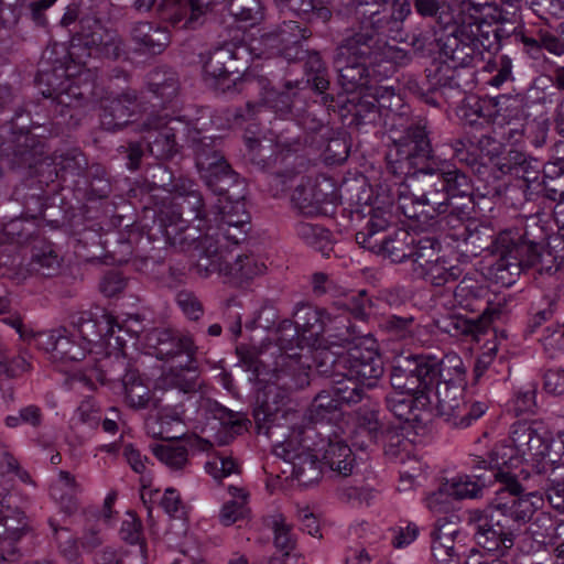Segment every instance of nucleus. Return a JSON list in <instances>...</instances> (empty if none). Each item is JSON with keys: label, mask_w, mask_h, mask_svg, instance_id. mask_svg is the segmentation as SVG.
<instances>
[{"label": "nucleus", "mask_w": 564, "mask_h": 564, "mask_svg": "<svg viewBox=\"0 0 564 564\" xmlns=\"http://www.w3.org/2000/svg\"><path fill=\"white\" fill-rule=\"evenodd\" d=\"M557 440L542 421H517L510 427L512 445L499 443L488 454V459L474 457L470 468L491 471L492 477L500 487L496 492H511L512 484L520 487L518 497H530L541 502L542 499L534 492H525V487L513 471L523 462L532 468L536 482L549 473L550 466L561 460L564 455V432L557 433Z\"/></svg>", "instance_id": "obj_1"}, {"label": "nucleus", "mask_w": 564, "mask_h": 564, "mask_svg": "<svg viewBox=\"0 0 564 564\" xmlns=\"http://www.w3.org/2000/svg\"><path fill=\"white\" fill-rule=\"evenodd\" d=\"M197 362L194 357L187 358L185 365L171 367L156 379L155 390L163 392L159 413L160 431L154 433L162 440H176L180 435L171 434L165 425L182 424L185 420L194 419L199 412L206 419H215L232 434H240L246 419L239 412H234L218 402L204 398Z\"/></svg>", "instance_id": "obj_2"}, {"label": "nucleus", "mask_w": 564, "mask_h": 564, "mask_svg": "<svg viewBox=\"0 0 564 564\" xmlns=\"http://www.w3.org/2000/svg\"><path fill=\"white\" fill-rule=\"evenodd\" d=\"M512 485L511 492H495L484 508L465 511L475 545L496 557L506 555L513 547L522 527L539 509V501L518 497L520 487Z\"/></svg>", "instance_id": "obj_3"}, {"label": "nucleus", "mask_w": 564, "mask_h": 564, "mask_svg": "<svg viewBox=\"0 0 564 564\" xmlns=\"http://www.w3.org/2000/svg\"><path fill=\"white\" fill-rule=\"evenodd\" d=\"M395 205L406 218L417 221L432 220L444 213L464 223L473 218L475 202L470 178L457 167L443 175L424 177L423 186L415 193L397 189Z\"/></svg>", "instance_id": "obj_4"}, {"label": "nucleus", "mask_w": 564, "mask_h": 564, "mask_svg": "<svg viewBox=\"0 0 564 564\" xmlns=\"http://www.w3.org/2000/svg\"><path fill=\"white\" fill-rule=\"evenodd\" d=\"M30 107L37 108L36 105L28 104L25 108L18 109L12 118L13 127L19 130L13 140L12 164L18 169L29 170L31 174H43L45 169L54 165L55 176L63 180L67 175H82L88 166V161L78 149L55 153L52 160L43 156V144L30 133V129L44 126L45 122L41 120L37 112L33 118Z\"/></svg>", "instance_id": "obj_5"}, {"label": "nucleus", "mask_w": 564, "mask_h": 564, "mask_svg": "<svg viewBox=\"0 0 564 564\" xmlns=\"http://www.w3.org/2000/svg\"><path fill=\"white\" fill-rule=\"evenodd\" d=\"M394 145L395 153L387 155V170L415 191L423 186L424 177H436L451 169L435 156L425 119L411 121Z\"/></svg>", "instance_id": "obj_6"}, {"label": "nucleus", "mask_w": 564, "mask_h": 564, "mask_svg": "<svg viewBox=\"0 0 564 564\" xmlns=\"http://www.w3.org/2000/svg\"><path fill=\"white\" fill-rule=\"evenodd\" d=\"M497 297L481 280L465 275L454 289L453 308L475 315L448 314L437 322L440 329L452 336L485 333L502 314L505 304L495 302Z\"/></svg>", "instance_id": "obj_7"}, {"label": "nucleus", "mask_w": 564, "mask_h": 564, "mask_svg": "<svg viewBox=\"0 0 564 564\" xmlns=\"http://www.w3.org/2000/svg\"><path fill=\"white\" fill-rule=\"evenodd\" d=\"M312 365L321 376H350L360 380L367 388H373L383 375V361L377 340L366 335L350 347L314 348L311 351Z\"/></svg>", "instance_id": "obj_8"}, {"label": "nucleus", "mask_w": 564, "mask_h": 564, "mask_svg": "<svg viewBox=\"0 0 564 564\" xmlns=\"http://www.w3.org/2000/svg\"><path fill=\"white\" fill-rule=\"evenodd\" d=\"M206 206L202 193L187 180L180 183L170 204L164 205L158 215L161 232L166 242L181 250L196 253L198 241L204 237L199 228L191 221L206 218Z\"/></svg>", "instance_id": "obj_9"}, {"label": "nucleus", "mask_w": 564, "mask_h": 564, "mask_svg": "<svg viewBox=\"0 0 564 564\" xmlns=\"http://www.w3.org/2000/svg\"><path fill=\"white\" fill-rule=\"evenodd\" d=\"M490 248L496 260L488 269V276L505 288L514 284L524 269L542 265L545 257L551 256L542 243L531 240L528 232L518 229L500 231Z\"/></svg>", "instance_id": "obj_10"}, {"label": "nucleus", "mask_w": 564, "mask_h": 564, "mask_svg": "<svg viewBox=\"0 0 564 564\" xmlns=\"http://www.w3.org/2000/svg\"><path fill=\"white\" fill-rule=\"evenodd\" d=\"M343 59L368 63L372 74L378 73V77L381 78L388 77L394 72L393 63L404 65L410 62L411 57L403 50L389 45L388 42H378L375 36L366 34L356 26L336 50V65H339Z\"/></svg>", "instance_id": "obj_11"}, {"label": "nucleus", "mask_w": 564, "mask_h": 564, "mask_svg": "<svg viewBox=\"0 0 564 564\" xmlns=\"http://www.w3.org/2000/svg\"><path fill=\"white\" fill-rule=\"evenodd\" d=\"M217 250L219 249L215 237H204L198 241L194 259L199 276L207 278L213 273H218L227 278L228 282L242 285L265 270V265L251 256H238L231 263L227 259L228 254L219 253Z\"/></svg>", "instance_id": "obj_12"}, {"label": "nucleus", "mask_w": 564, "mask_h": 564, "mask_svg": "<svg viewBox=\"0 0 564 564\" xmlns=\"http://www.w3.org/2000/svg\"><path fill=\"white\" fill-rule=\"evenodd\" d=\"M440 373V362L435 357L411 355L392 367L390 382L393 390L417 395L429 393Z\"/></svg>", "instance_id": "obj_13"}, {"label": "nucleus", "mask_w": 564, "mask_h": 564, "mask_svg": "<svg viewBox=\"0 0 564 564\" xmlns=\"http://www.w3.org/2000/svg\"><path fill=\"white\" fill-rule=\"evenodd\" d=\"M434 397L437 415L455 427L470 426L488 410L486 402L475 401L467 404L462 386L451 381L437 382Z\"/></svg>", "instance_id": "obj_14"}, {"label": "nucleus", "mask_w": 564, "mask_h": 564, "mask_svg": "<svg viewBox=\"0 0 564 564\" xmlns=\"http://www.w3.org/2000/svg\"><path fill=\"white\" fill-rule=\"evenodd\" d=\"M141 132H145L148 152L158 160H167L178 152L177 135L187 139L188 132H195L191 128V121L181 118H167L166 116H152L142 122Z\"/></svg>", "instance_id": "obj_15"}, {"label": "nucleus", "mask_w": 564, "mask_h": 564, "mask_svg": "<svg viewBox=\"0 0 564 564\" xmlns=\"http://www.w3.org/2000/svg\"><path fill=\"white\" fill-rule=\"evenodd\" d=\"M241 52H245L242 47L231 50L223 46L200 54L205 84L219 93L236 89L237 80L240 79L245 67L239 63Z\"/></svg>", "instance_id": "obj_16"}, {"label": "nucleus", "mask_w": 564, "mask_h": 564, "mask_svg": "<svg viewBox=\"0 0 564 564\" xmlns=\"http://www.w3.org/2000/svg\"><path fill=\"white\" fill-rule=\"evenodd\" d=\"M471 30L462 31L452 28V31L438 39L441 55L445 57L443 62H449L463 70L469 67H476L485 61L486 45Z\"/></svg>", "instance_id": "obj_17"}, {"label": "nucleus", "mask_w": 564, "mask_h": 564, "mask_svg": "<svg viewBox=\"0 0 564 564\" xmlns=\"http://www.w3.org/2000/svg\"><path fill=\"white\" fill-rule=\"evenodd\" d=\"M312 35L311 31L297 21H283L270 32L261 35L260 44L263 53L270 56H282L289 62L303 59L307 50L302 47L303 41Z\"/></svg>", "instance_id": "obj_18"}, {"label": "nucleus", "mask_w": 564, "mask_h": 564, "mask_svg": "<svg viewBox=\"0 0 564 564\" xmlns=\"http://www.w3.org/2000/svg\"><path fill=\"white\" fill-rule=\"evenodd\" d=\"M268 152L265 148L260 147L254 152L252 161L261 170L273 174L283 185L306 169L305 159L291 148L278 144L270 155H267Z\"/></svg>", "instance_id": "obj_19"}, {"label": "nucleus", "mask_w": 564, "mask_h": 564, "mask_svg": "<svg viewBox=\"0 0 564 564\" xmlns=\"http://www.w3.org/2000/svg\"><path fill=\"white\" fill-rule=\"evenodd\" d=\"M78 35L83 45L90 50V55L117 59L124 53L122 39L94 17L80 19Z\"/></svg>", "instance_id": "obj_20"}, {"label": "nucleus", "mask_w": 564, "mask_h": 564, "mask_svg": "<svg viewBox=\"0 0 564 564\" xmlns=\"http://www.w3.org/2000/svg\"><path fill=\"white\" fill-rule=\"evenodd\" d=\"M293 317V321L281 322V330H290L294 336H299L300 333L308 347L314 346L323 333L330 330L327 325L330 322L329 316L316 306L301 304L296 307Z\"/></svg>", "instance_id": "obj_21"}, {"label": "nucleus", "mask_w": 564, "mask_h": 564, "mask_svg": "<svg viewBox=\"0 0 564 564\" xmlns=\"http://www.w3.org/2000/svg\"><path fill=\"white\" fill-rule=\"evenodd\" d=\"M205 126L199 120L191 121V128H195L197 133L194 134L189 131L187 135V140L194 149L195 163L200 178L227 162L219 149L221 140L204 134Z\"/></svg>", "instance_id": "obj_22"}, {"label": "nucleus", "mask_w": 564, "mask_h": 564, "mask_svg": "<svg viewBox=\"0 0 564 564\" xmlns=\"http://www.w3.org/2000/svg\"><path fill=\"white\" fill-rule=\"evenodd\" d=\"M471 75L469 70H463L449 62L442 61L434 69H427L426 82L432 91L438 93L443 101L449 102L462 96Z\"/></svg>", "instance_id": "obj_23"}, {"label": "nucleus", "mask_w": 564, "mask_h": 564, "mask_svg": "<svg viewBox=\"0 0 564 564\" xmlns=\"http://www.w3.org/2000/svg\"><path fill=\"white\" fill-rule=\"evenodd\" d=\"M209 4L200 0H163L160 4L161 18L173 26L196 29L203 24V17Z\"/></svg>", "instance_id": "obj_24"}, {"label": "nucleus", "mask_w": 564, "mask_h": 564, "mask_svg": "<svg viewBox=\"0 0 564 564\" xmlns=\"http://www.w3.org/2000/svg\"><path fill=\"white\" fill-rule=\"evenodd\" d=\"M303 82H286L283 90L267 88L264 86L263 101L281 118L293 119L299 116L300 110L306 105V98L301 87Z\"/></svg>", "instance_id": "obj_25"}, {"label": "nucleus", "mask_w": 564, "mask_h": 564, "mask_svg": "<svg viewBox=\"0 0 564 564\" xmlns=\"http://www.w3.org/2000/svg\"><path fill=\"white\" fill-rule=\"evenodd\" d=\"M158 359L169 360L182 354L186 359L194 357L197 347L191 336L171 329H153L147 337Z\"/></svg>", "instance_id": "obj_26"}, {"label": "nucleus", "mask_w": 564, "mask_h": 564, "mask_svg": "<svg viewBox=\"0 0 564 564\" xmlns=\"http://www.w3.org/2000/svg\"><path fill=\"white\" fill-rule=\"evenodd\" d=\"M207 188L226 202L245 200L247 184L226 162L218 169L202 177Z\"/></svg>", "instance_id": "obj_27"}, {"label": "nucleus", "mask_w": 564, "mask_h": 564, "mask_svg": "<svg viewBox=\"0 0 564 564\" xmlns=\"http://www.w3.org/2000/svg\"><path fill=\"white\" fill-rule=\"evenodd\" d=\"M264 524L273 532V544L282 553L280 556H272L269 564H297L301 556L293 553L296 536L293 533V525L286 521L285 516L274 512L264 518Z\"/></svg>", "instance_id": "obj_28"}, {"label": "nucleus", "mask_w": 564, "mask_h": 564, "mask_svg": "<svg viewBox=\"0 0 564 564\" xmlns=\"http://www.w3.org/2000/svg\"><path fill=\"white\" fill-rule=\"evenodd\" d=\"M130 39L135 52L150 55L162 54L171 43V34L165 26L148 21L133 23Z\"/></svg>", "instance_id": "obj_29"}, {"label": "nucleus", "mask_w": 564, "mask_h": 564, "mask_svg": "<svg viewBox=\"0 0 564 564\" xmlns=\"http://www.w3.org/2000/svg\"><path fill=\"white\" fill-rule=\"evenodd\" d=\"M135 91H124L107 100L100 113V123L107 131H116L131 122V117L138 112Z\"/></svg>", "instance_id": "obj_30"}, {"label": "nucleus", "mask_w": 564, "mask_h": 564, "mask_svg": "<svg viewBox=\"0 0 564 564\" xmlns=\"http://www.w3.org/2000/svg\"><path fill=\"white\" fill-rule=\"evenodd\" d=\"M74 333L83 344H88L89 351L94 344L110 338L115 334V319L107 313L93 315L85 312L73 321Z\"/></svg>", "instance_id": "obj_31"}, {"label": "nucleus", "mask_w": 564, "mask_h": 564, "mask_svg": "<svg viewBox=\"0 0 564 564\" xmlns=\"http://www.w3.org/2000/svg\"><path fill=\"white\" fill-rule=\"evenodd\" d=\"M322 455V463L338 475L347 477L352 473L355 456L349 445L337 434L328 436L327 443L317 449Z\"/></svg>", "instance_id": "obj_32"}, {"label": "nucleus", "mask_w": 564, "mask_h": 564, "mask_svg": "<svg viewBox=\"0 0 564 564\" xmlns=\"http://www.w3.org/2000/svg\"><path fill=\"white\" fill-rule=\"evenodd\" d=\"M283 458L291 464L292 477L302 486H308L321 478V462L308 449L296 452L282 446Z\"/></svg>", "instance_id": "obj_33"}, {"label": "nucleus", "mask_w": 564, "mask_h": 564, "mask_svg": "<svg viewBox=\"0 0 564 564\" xmlns=\"http://www.w3.org/2000/svg\"><path fill=\"white\" fill-rule=\"evenodd\" d=\"M357 28L366 34L375 36L378 42H387V37L397 32L388 18V10L376 2L366 3Z\"/></svg>", "instance_id": "obj_34"}, {"label": "nucleus", "mask_w": 564, "mask_h": 564, "mask_svg": "<svg viewBox=\"0 0 564 564\" xmlns=\"http://www.w3.org/2000/svg\"><path fill=\"white\" fill-rule=\"evenodd\" d=\"M490 3L477 0H459L458 14L455 15V22L449 28L466 31L471 30L477 35L488 40V32L485 34L482 25L486 24L485 11L490 9Z\"/></svg>", "instance_id": "obj_35"}, {"label": "nucleus", "mask_w": 564, "mask_h": 564, "mask_svg": "<svg viewBox=\"0 0 564 564\" xmlns=\"http://www.w3.org/2000/svg\"><path fill=\"white\" fill-rule=\"evenodd\" d=\"M376 243L378 245L377 247L368 248V250L390 259L391 262L400 263L410 259L411 245L414 243V236L405 230H397Z\"/></svg>", "instance_id": "obj_36"}, {"label": "nucleus", "mask_w": 564, "mask_h": 564, "mask_svg": "<svg viewBox=\"0 0 564 564\" xmlns=\"http://www.w3.org/2000/svg\"><path fill=\"white\" fill-rule=\"evenodd\" d=\"M302 61H305V87L311 86L316 93L323 95V102L325 106H332V102H334V96L326 93L329 88V77L322 57L317 52L310 53L307 51V54Z\"/></svg>", "instance_id": "obj_37"}, {"label": "nucleus", "mask_w": 564, "mask_h": 564, "mask_svg": "<svg viewBox=\"0 0 564 564\" xmlns=\"http://www.w3.org/2000/svg\"><path fill=\"white\" fill-rule=\"evenodd\" d=\"M432 404L430 393L414 395L412 393L393 390L386 397V408L397 419L410 421L413 410L426 409Z\"/></svg>", "instance_id": "obj_38"}, {"label": "nucleus", "mask_w": 564, "mask_h": 564, "mask_svg": "<svg viewBox=\"0 0 564 564\" xmlns=\"http://www.w3.org/2000/svg\"><path fill=\"white\" fill-rule=\"evenodd\" d=\"M61 258L54 246L47 241H39L32 247V256L28 264L29 272L44 278H51L61 269Z\"/></svg>", "instance_id": "obj_39"}, {"label": "nucleus", "mask_w": 564, "mask_h": 564, "mask_svg": "<svg viewBox=\"0 0 564 564\" xmlns=\"http://www.w3.org/2000/svg\"><path fill=\"white\" fill-rule=\"evenodd\" d=\"M148 87L163 102L174 99L180 91V77L176 70L159 66L148 74Z\"/></svg>", "instance_id": "obj_40"}, {"label": "nucleus", "mask_w": 564, "mask_h": 564, "mask_svg": "<svg viewBox=\"0 0 564 564\" xmlns=\"http://www.w3.org/2000/svg\"><path fill=\"white\" fill-rule=\"evenodd\" d=\"M338 68V83L346 93H354L358 88L368 85V79L373 76L371 66L361 61L343 59ZM378 76V73L375 77Z\"/></svg>", "instance_id": "obj_41"}, {"label": "nucleus", "mask_w": 564, "mask_h": 564, "mask_svg": "<svg viewBox=\"0 0 564 564\" xmlns=\"http://www.w3.org/2000/svg\"><path fill=\"white\" fill-rule=\"evenodd\" d=\"M473 476L464 475L452 478L446 481V489L453 498L462 499H476L482 496V489L490 479L481 473L480 469H473Z\"/></svg>", "instance_id": "obj_42"}, {"label": "nucleus", "mask_w": 564, "mask_h": 564, "mask_svg": "<svg viewBox=\"0 0 564 564\" xmlns=\"http://www.w3.org/2000/svg\"><path fill=\"white\" fill-rule=\"evenodd\" d=\"M538 486L545 490L550 505L557 511L564 512V462L558 460L542 476Z\"/></svg>", "instance_id": "obj_43"}, {"label": "nucleus", "mask_w": 564, "mask_h": 564, "mask_svg": "<svg viewBox=\"0 0 564 564\" xmlns=\"http://www.w3.org/2000/svg\"><path fill=\"white\" fill-rule=\"evenodd\" d=\"M391 218L392 215L389 210L373 208L366 227L356 234L357 243L365 249L377 247L376 242L380 240L377 235L388 229Z\"/></svg>", "instance_id": "obj_44"}, {"label": "nucleus", "mask_w": 564, "mask_h": 564, "mask_svg": "<svg viewBox=\"0 0 564 564\" xmlns=\"http://www.w3.org/2000/svg\"><path fill=\"white\" fill-rule=\"evenodd\" d=\"M99 376L97 377L101 382H116L123 383V379L135 371L127 356L118 350L113 354H108L99 361Z\"/></svg>", "instance_id": "obj_45"}, {"label": "nucleus", "mask_w": 564, "mask_h": 564, "mask_svg": "<svg viewBox=\"0 0 564 564\" xmlns=\"http://www.w3.org/2000/svg\"><path fill=\"white\" fill-rule=\"evenodd\" d=\"M383 432L377 409L362 406L357 411L356 437L366 436L368 440V443H360L361 448L378 444Z\"/></svg>", "instance_id": "obj_46"}, {"label": "nucleus", "mask_w": 564, "mask_h": 564, "mask_svg": "<svg viewBox=\"0 0 564 564\" xmlns=\"http://www.w3.org/2000/svg\"><path fill=\"white\" fill-rule=\"evenodd\" d=\"M414 11L423 19H434L436 23L448 29L455 22L452 4L448 0H412Z\"/></svg>", "instance_id": "obj_47"}, {"label": "nucleus", "mask_w": 564, "mask_h": 564, "mask_svg": "<svg viewBox=\"0 0 564 564\" xmlns=\"http://www.w3.org/2000/svg\"><path fill=\"white\" fill-rule=\"evenodd\" d=\"M417 278L425 280L434 286H443L448 282L457 280L463 270L458 265H448V262L440 257L424 268L415 272Z\"/></svg>", "instance_id": "obj_48"}, {"label": "nucleus", "mask_w": 564, "mask_h": 564, "mask_svg": "<svg viewBox=\"0 0 564 564\" xmlns=\"http://www.w3.org/2000/svg\"><path fill=\"white\" fill-rule=\"evenodd\" d=\"M291 199L301 214L312 216L321 213L326 194L307 181L306 184L301 183L295 187Z\"/></svg>", "instance_id": "obj_49"}, {"label": "nucleus", "mask_w": 564, "mask_h": 564, "mask_svg": "<svg viewBox=\"0 0 564 564\" xmlns=\"http://www.w3.org/2000/svg\"><path fill=\"white\" fill-rule=\"evenodd\" d=\"M332 380V391L338 399L339 405H352L362 401L365 398L366 384L350 376H325Z\"/></svg>", "instance_id": "obj_50"}, {"label": "nucleus", "mask_w": 564, "mask_h": 564, "mask_svg": "<svg viewBox=\"0 0 564 564\" xmlns=\"http://www.w3.org/2000/svg\"><path fill=\"white\" fill-rule=\"evenodd\" d=\"M494 126L505 127L506 123L525 118L522 99L517 96L500 95L494 98Z\"/></svg>", "instance_id": "obj_51"}, {"label": "nucleus", "mask_w": 564, "mask_h": 564, "mask_svg": "<svg viewBox=\"0 0 564 564\" xmlns=\"http://www.w3.org/2000/svg\"><path fill=\"white\" fill-rule=\"evenodd\" d=\"M543 188L551 200L564 197V159L558 158L543 165Z\"/></svg>", "instance_id": "obj_52"}, {"label": "nucleus", "mask_w": 564, "mask_h": 564, "mask_svg": "<svg viewBox=\"0 0 564 564\" xmlns=\"http://www.w3.org/2000/svg\"><path fill=\"white\" fill-rule=\"evenodd\" d=\"M77 336L74 332H69L64 327L63 334L55 343L54 360L63 362L80 361L89 352L88 344H83L80 340L76 341Z\"/></svg>", "instance_id": "obj_53"}, {"label": "nucleus", "mask_w": 564, "mask_h": 564, "mask_svg": "<svg viewBox=\"0 0 564 564\" xmlns=\"http://www.w3.org/2000/svg\"><path fill=\"white\" fill-rule=\"evenodd\" d=\"M410 260L413 262V272L424 268L433 260L440 258L442 245L438 239L432 236L414 237V243L411 245Z\"/></svg>", "instance_id": "obj_54"}, {"label": "nucleus", "mask_w": 564, "mask_h": 564, "mask_svg": "<svg viewBox=\"0 0 564 564\" xmlns=\"http://www.w3.org/2000/svg\"><path fill=\"white\" fill-rule=\"evenodd\" d=\"M79 490L75 477L66 471L58 473V480L51 486V496L59 501L66 512H73L77 508L74 495Z\"/></svg>", "instance_id": "obj_55"}, {"label": "nucleus", "mask_w": 564, "mask_h": 564, "mask_svg": "<svg viewBox=\"0 0 564 564\" xmlns=\"http://www.w3.org/2000/svg\"><path fill=\"white\" fill-rule=\"evenodd\" d=\"M121 386L124 391L126 402L130 408L140 410L149 406L151 402V391L149 387L142 382L137 370L128 375Z\"/></svg>", "instance_id": "obj_56"}, {"label": "nucleus", "mask_w": 564, "mask_h": 564, "mask_svg": "<svg viewBox=\"0 0 564 564\" xmlns=\"http://www.w3.org/2000/svg\"><path fill=\"white\" fill-rule=\"evenodd\" d=\"M295 232L303 242L324 254L332 250L329 231L317 224L300 221L295 226Z\"/></svg>", "instance_id": "obj_57"}, {"label": "nucleus", "mask_w": 564, "mask_h": 564, "mask_svg": "<svg viewBox=\"0 0 564 564\" xmlns=\"http://www.w3.org/2000/svg\"><path fill=\"white\" fill-rule=\"evenodd\" d=\"M215 207L220 216L217 226L240 225V227H246L250 225V215L246 210L245 200L226 202L218 199Z\"/></svg>", "instance_id": "obj_58"}, {"label": "nucleus", "mask_w": 564, "mask_h": 564, "mask_svg": "<svg viewBox=\"0 0 564 564\" xmlns=\"http://www.w3.org/2000/svg\"><path fill=\"white\" fill-rule=\"evenodd\" d=\"M329 323L334 324L335 333L329 334V337L334 340L327 348L336 349L337 346L347 348L356 345V341H359L360 338L366 336L362 335L358 326L347 317H336L333 321L330 319Z\"/></svg>", "instance_id": "obj_59"}, {"label": "nucleus", "mask_w": 564, "mask_h": 564, "mask_svg": "<svg viewBox=\"0 0 564 564\" xmlns=\"http://www.w3.org/2000/svg\"><path fill=\"white\" fill-rule=\"evenodd\" d=\"M432 555L437 564H457L459 550L457 543L462 536L431 535Z\"/></svg>", "instance_id": "obj_60"}, {"label": "nucleus", "mask_w": 564, "mask_h": 564, "mask_svg": "<svg viewBox=\"0 0 564 564\" xmlns=\"http://www.w3.org/2000/svg\"><path fill=\"white\" fill-rule=\"evenodd\" d=\"M338 399L333 391H322L313 400L310 417L313 422L330 421L339 411Z\"/></svg>", "instance_id": "obj_61"}, {"label": "nucleus", "mask_w": 564, "mask_h": 564, "mask_svg": "<svg viewBox=\"0 0 564 564\" xmlns=\"http://www.w3.org/2000/svg\"><path fill=\"white\" fill-rule=\"evenodd\" d=\"M249 230L250 225L246 227H240V225H235L231 227L217 226L215 228H208L207 232L203 235V237H215L217 239L219 253L228 254V247L226 242L239 245L247 239V234Z\"/></svg>", "instance_id": "obj_62"}, {"label": "nucleus", "mask_w": 564, "mask_h": 564, "mask_svg": "<svg viewBox=\"0 0 564 564\" xmlns=\"http://www.w3.org/2000/svg\"><path fill=\"white\" fill-rule=\"evenodd\" d=\"M152 452L171 469H182L188 463V451L183 444H158L152 447Z\"/></svg>", "instance_id": "obj_63"}, {"label": "nucleus", "mask_w": 564, "mask_h": 564, "mask_svg": "<svg viewBox=\"0 0 564 564\" xmlns=\"http://www.w3.org/2000/svg\"><path fill=\"white\" fill-rule=\"evenodd\" d=\"M228 11L238 22L254 25L262 19V7L259 0H228Z\"/></svg>", "instance_id": "obj_64"}]
</instances>
